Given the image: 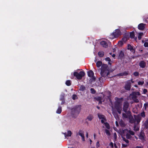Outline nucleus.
I'll return each mask as SVG.
<instances>
[{
	"label": "nucleus",
	"instance_id": "obj_33",
	"mask_svg": "<svg viewBox=\"0 0 148 148\" xmlns=\"http://www.w3.org/2000/svg\"><path fill=\"white\" fill-rule=\"evenodd\" d=\"M143 33L140 32L139 33L138 36V38L139 40H140L141 39L142 36L143 35Z\"/></svg>",
	"mask_w": 148,
	"mask_h": 148
},
{
	"label": "nucleus",
	"instance_id": "obj_50",
	"mask_svg": "<svg viewBox=\"0 0 148 148\" xmlns=\"http://www.w3.org/2000/svg\"><path fill=\"white\" fill-rule=\"evenodd\" d=\"M60 101H62L64 100V96L63 95H61L60 97Z\"/></svg>",
	"mask_w": 148,
	"mask_h": 148
},
{
	"label": "nucleus",
	"instance_id": "obj_29",
	"mask_svg": "<svg viewBox=\"0 0 148 148\" xmlns=\"http://www.w3.org/2000/svg\"><path fill=\"white\" fill-rule=\"evenodd\" d=\"M125 130L127 131L129 133H128L129 134H130V135H134L135 133L134 131H131L130 130H128L127 129H126Z\"/></svg>",
	"mask_w": 148,
	"mask_h": 148
},
{
	"label": "nucleus",
	"instance_id": "obj_41",
	"mask_svg": "<svg viewBox=\"0 0 148 148\" xmlns=\"http://www.w3.org/2000/svg\"><path fill=\"white\" fill-rule=\"evenodd\" d=\"M119 45L120 47L122 46L123 45V42L122 41H119L118 42Z\"/></svg>",
	"mask_w": 148,
	"mask_h": 148
},
{
	"label": "nucleus",
	"instance_id": "obj_40",
	"mask_svg": "<svg viewBox=\"0 0 148 148\" xmlns=\"http://www.w3.org/2000/svg\"><path fill=\"white\" fill-rule=\"evenodd\" d=\"M109 96H108L107 97L108 99H109L110 101V102H111L112 101H111V93L110 92H109Z\"/></svg>",
	"mask_w": 148,
	"mask_h": 148
},
{
	"label": "nucleus",
	"instance_id": "obj_30",
	"mask_svg": "<svg viewBox=\"0 0 148 148\" xmlns=\"http://www.w3.org/2000/svg\"><path fill=\"white\" fill-rule=\"evenodd\" d=\"M105 78L101 76V77H100L99 79V81L101 83H103L105 80Z\"/></svg>",
	"mask_w": 148,
	"mask_h": 148
},
{
	"label": "nucleus",
	"instance_id": "obj_37",
	"mask_svg": "<svg viewBox=\"0 0 148 148\" xmlns=\"http://www.w3.org/2000/svg\"><path fill=\"white\" fill-rule=\"evenodd\" d=\"M66 84L67 86H70L71 85V83L70 80H67L66 82Z\"/></svg>",
	"mask_w": 148,
	"mask_h": 148
},
{
	"label": "nucleus",
	"instance_id": "obj_58",
	"mask_svg": "<svg viewBox=\"0 0 148 148\" xmlns=\"http://www.w3.org/2000/svg\"><path fill=\"white\" fill-rule=\"evenodd\" d=\"M110 145L112 147H113V143L112 142H111L110 143Z\"/></svg>",
	"mask_w": 148,
	"mask_h": 148
},
{
	"label": "nucleus",
	"instance_id": "obj_49",
	"mask_svg": "<svg viewBox=\"0 0 148 148\" xmlns=\"http://www.w3.org/2000/svg\"><path fill=\"white\" fill-rule=\"evenodd\" d=\"M144 46L145 47H148V42H145L144 44Z\"/></svg>",
	"mask_w": 148,
	"mask_h": 148
},
{
	"label": "nucleus",
	"instance_id": "obj_5",
	"mask_svg": "<svg viewBox=\"0 0 148 148\" xmlns=\"http://www.w3.org/2000/svg\"><path fill=\"white\" fill-rule=\"evenodd\" d=\"M129 104L128 102L127 101H125L123 103V111L125 112L123 113L122 114V117L123 116V114H125L127 115L128 111L131 112L130 110H127L129 107Z\"/></svg>",
	"mask_w": 148,
	"mask_h": 148
},
{
	"label": "nucleus",
	"instance_id": "obj_17",
	"mask_svg": "<svg viewBox=\"0 0 148 148\" xmlns=\"http://www.w3.org/2000/svg\"><path fill=\"white\" fill-rule=\"evenodd\" d=\"M141 119V118L139 116H136L135 117V122L136 121L138 124L139 123Z\"/></svg>",
	"mask_w": 148,
	"mask_h": 148
},
{
	"label": "nucleus",
	"instance_id": "obj_15",
	"mask_svg": "<svg viewBox=\"0 0 148 148\" xmlns=\"http://www.w3.org/2000/svg\"><path fill=\"white\" fill-rule=\"evenodd\" d=\"M100 45L103 47L107 48L108 46L107 43L104 41H102L100 43Z\"/></svg>",
	"mask_w": 148,
	"mask_h": 148
},
{
	"label": "nucleus",
	"instance_id": "obj_22",
	"mask_svg": "<svg viewBox=\"0 0 148 148\" xmlns=\"http://www.w3.org/2000/svg\"><path fill=\"white\" fill-rule=\"evenodd\" d=\"M94 118V116L92 114H90L87 117L86 119L88 120V121H91Z\"/></svg>",
	"mask_w": 148,
	"mask_h": 148
},
{
	"label": "nucleus",
	"instance_id": "obj_26",
	"mask_svg": "<svg viewBox=\"0 0 148 148\" xmlns=\"http://www.w3.org/2000/svg\"><path fill=\"white\" fill-rule=\"evenodd\" d=\"M104 52L103 51H100L98 53V55L100 57H103L104 55Z\"/></svg>",
	"mask_w": 148,
	"mask_h": 148
},
{
	"label": "nucleus",
	"instance_id": "obj_14",
	"mask_svg": "<svg viewBox=\"0 0 148 148\" xmlns=\"http://www.w3.org/2000/svg\"><path fill=\"white\" fill-rule=\"evenodd\" d=\"M139 66L142 68H144L146 66V63L144 61H140L139 63Z\"/></svg>",
	"mask_w": 148,
	"mask_h": 148
},
{
	"label": "nucleus",
	"instance_id": "obj_2",
	"mask_svg": "<svg viewBox=\"0 0 148 148\" xmlns=\"http://www.w3.org/2000/svg\"><path fill=\"white\" fill-rule=\"evenodd\" d=\"M81 106H75L71 109V116L74 118H76L80 112Z\"/></svg>",
	"mask_w": 148,
	"mask_h": 148
},
{
	"label": "nucleus",
	"instance_id": "obj_38",
	"mask_svg": "<svg viewBox=\"0 0 148 148\" xmlns=\"http://www.w3.org/2000/svg\"><path fill=\"white\" fill-rule=\"evenodd\" d=\"M91 92L92 94H95L96 93V90L93 88H91L90 89Z\"/></svg>",
	"mask_w": 148,
	"mask_h": 148
},
{
	"label": "nucleus",
	"instance_id": "obj_16",
	"mask_svg": "<svg viewBox=\"0 0 148 148\" xmlns=\"http://www.w3.org/2000/svg\"><path fill=\"white\" fill-rule=\"evenodd\" d=\"M127 49L130 50L131 52H133L134 53L135 52V50L133 48V47L129 44L127 45Z\"/></svg>",
	"mask_w": 148,
	"mask_h": 148
},
{
	"label": "nucleus",
	"instance_id": "obj_43",
	"mask_svg": "<svg viewBox=\"0 0 148 148\" xmlns=\"http://www.w3.org/2000/svg\"><path fill=\"white\" fill-rule=\"evenodd\" d=\"M144 107L145 108V110H146L147 108H148V103H146L144 104Z\"/></svg>",
	"mask_w": 148,
	"mask_h": 148
},
{
	"label": "nucleus",
	"instance_id": "obj_35",
	"mask_svg": "<svg viewBox=\"0 0 148 148\" xmlns=\"http://www.w3.org/2000/svg\"><path fill=\"white\" fill-rule=\"evenodd\" d=\"M121 138H122V140L127 143H129V141L127 139H126L125 137L122 136Z\"/></svg>",
	"mask_w": 148,
	"mask_h": 148
},
{
	"label": "nucleus",
	"instance_id": "obj_1",
	"mask_svg": "<svg viewBox=\"0 0 148 148\" xmlns=\"http://www.w3.org/2000/svg\"><path fill=\"white\" fill-rule=\"evenodd\" d=\"M110 71L108 70V66L107 64H103L101 66L100 74L101 76L104 78H111V77L109 76Z\"/></svg>",
	"mask_w": 148,
	"mask_h": 148
},
{
	"label": "nucleus",
	"instance_id": "obj_62",
	"mask_svg": "<svg viewBox=\"0 0 148 148\" xmlns=\"http://www.w3.org/2000/svg\"><path fill=\"white\" fill-rule=\"evenodd\" d=\"M112 56L113 57H114L115 56V55L114 54H113L112 55Z\"/></svg>",
	"mask_w": 148,
	"mask_h": 148
},
{
	"label": "nucleus",
	"instance_id": "obj_3",
	"mask_svg": "<svg viewBox=\"0 0 148 148\" xmlns=\"http://www.w3.org/2000/svg\"><path fill=\"white\" fill-rule=\"evenodd\" d=\"M123 116L122 117L123 119L128 118L129 120V122L131 123H135V118L134 119L132 115V113L131 112L128 111L127 114V115H126L125 114H123Z\"/></svg>",
	"mask_w": 148,
	"mask_h": 148
},
{
	"label": "nucleus",
	"instance_id": "obj_46",
	"mask_svg": "<svg viewBox=\"0 0 148 148\" xmlns=\"http://www.w3.org/2000/svg\"><path fill=\"white\" fill-rule=\"evenodd\" d=\"M122 40L123 41L125 42L127 40V38L126 37H124L122 39Z\"/></svg>",
	"mask_w": 148,
	"mask_h": 148
},
{
	"label": "nucleus",
	"instance_id": "obj_34",
	"mask_svg": "<svg viewBox=\"0 0 148 148\" xmlns=\"http://www.w3.org/2000/svg\"><path fill=\"white\" fill-rule=\"evenodd\" d=\"M130 36L131 38H133L135 36L134 33L133 32H132L130 33Z\"/></svg>",
	"mask_w": 148,
	"mask_h": 148
},
{
	"label": "nucleus",
	"instance_id": "obj_36",
	"mask_svg": "<svg viewBox=\"0 0 148 148\" xmlns=\"http://www.w3.org/2000/svg\"><path fill=\"white\" fill-rule=\"evenodd\" d=\"M96 100L97 101H99V103H100V102H101V103H102V98L101 97L99 96L97 97L96 98Z\"/></svg>",
	"mask_w": 148,
	"mask_h": 148
},
{
	"label": "nucleus",
	"instance_id": "obj_31",
	"mask_svg": "<svg viewBox=\"0 0 148 148\" xmlns=\"http://www.w3.org/2000/svg\"><path fill=\"white\" fill-rule=\"evenodd\" d=\"M126 137L127 139H130L132 138V136L130 134H129L128 133H127L126 134Z\"/></svg>",
	"mask_w": 148,
	"mask_h": 148
},
{
	"label": "nucleus",
	"instance_id": "obj_56",
	"mask_svg": "<svg viewBox=\"0 0 148 148\" xmlns=\"http://www.w3.org/2000/svg\"><path fill=\"white\" fill-rule=\"evenodd\" d=\"M114 137L115 139H116V137H117V135H116V133H115L114 134Z\"/></svg>",
	"mask_w": 148,
	"mask_h": 148
},
{
	"label": "nucleus",
	"instance_id": "obj_39",
	"mask_svg": "<svg viewBox=\"0 0 148 148\" xmlns=\"http://www.w3.org/2000/svg\"><path fill=\"white\" fill-rule=\"evenodd\" d=\"M140 115L142 117L145 118V113L144 111L141 112Z\"/></svg>",
	"mask_w": 148,
	"mask_h": 148
},
{
	"label": "nucleus",
	"instance_id": "obj_8",
	"mask_svg": "<svg viewBox=\"0 0 148 148\" xmlns=\"http://www.w3.org/2000/svg\"><path fill=\"white\" fill-rule=\"evenodd\" d=\"M97 115L99 119H101V123H104V121H106V119L105 116L104 115L102 114H101L99 113H98L97 114Z\"/></svg>",
	"mask_w": 148,
	"mask_h": 148
},
{
	"label": "nucleus",
	"instance_id": "obj_47",
	"mask_svg": "<svg viewBox=\"0 0 148 148\" xmlns=\"http://www.w3.org/2000/svg\"><path fill=\"white\" fill-rule=\"evenodd\" d=\"M144 84V82L143 81V82L139 81L138 82V85H142Z\"/></svg>",
	"mask_w": 148,
	"mask_h": 148
},
{
	"label": "nucleus",
	"instance_id": "obj_32",
	"mask_svg": "<svg viewBox=\"0 0 148 148\" xmlns=\"http://www.w3.org/2000/svg\"><path fill=\"white\" fill-rule=\"evenodd\" d=\"M103 123L105 125V126L106 127L107 129H110V126L109 124L107 122H106V123L104 122V123Z\"/></svg>",
	"mask_w": 148,
	"mask_h": 148
},
{
	"label": "nucleus",
	"instance_id": "obj_6",
	"mask_svg": "<svg viewBox=\"0 0 148 148\" xmlns=\"http://www.w3.org/2000/svg\"><path fill=\"white\" fill-rule=\"evenodd\" d=\"M85 75V73L83 71H81L79 73L77 72H75L73 73V75L75 77L78 79H80Z\"/></svg>",
	"mask_w": 148,
	"mask_h": 148
},
{
	"label": "nucleus",
	"instance_id": "obj_55",
	"mask_svg": "<svg viewBox=\"0 0 148 148\" xmlns=\"http://www.w3.org/2000/svg\"><path fill=\"white\" fill-rule=\"evenodd\" d=\"M96 146L97 147H99V141H98L97 143Z\"/></svg>",
	"mask_w": 148,
	"mask_h": 148
},
{
	"label": "nucleus",
	"instance_id": "obj_27",
	"mask_svg": "<svg viewBox=\"0 0 148 148\" xmlns=\"http://www.w3.org/2000/svg\"><path fill=\"white\" fill-rule=\"evenodd\" d=\"M62 111V108L61 106H59L56 112L57 114H60L61 113Z\"/></svg>",
	"mask_w": 148,
	"mask_h": 148
},
{
	"label": "nucleus",
	"instance_id": "obj_63",
	"mask_svg": "<svg viewBox=\"0 0 148 148\" xmlns=\"http://www.w3.org/2000/svg\"><path fill=\"white\" fill-rule=\"evenodd\" d=\"M92 77V79L94 81H95L96 79L93 76Z\"/></svg>",
	"mask_w": 148,
	"mask_h": 148
},
{
	"label": "nucleus",
	"instance_id": "obj_42",
	"mask_svg": "<svg viewBox=\"0 0 148 148\" xmlns=\"http://www.w3.org/2000/svg\"><path fill=\"white\" fill-rule=\"evenodd\" d=\"M105 132L106 134L108 136H110V132L108 130L106 129L105 130Z\"/></svg>",
	"mask_w": 148,
	"mask_h": 148
},
{
	"label": "nucleus",
	"instance_id": "obj_9",
	"mask_svg": "<svg viewBox=\"0 0 148 148\" xmlns=\"http://www.w3.org/2000/svg\"><path fill=\"white\" fill-rule=\"evenodd\" d=\"M78 135H79L82 137V140L83 141H85L84 135L83 131L81 130H79L78 132L76 134V136Z\"/></svg>",
	"mask_w": 148,
	"mask_h": 148
},
{
	"label": "nucleus",
	"instance_id": "obj_44",
	"mask_svg": "<svg viewBox=\"0 0 148 148\" xmlns=\"http://www.w3.org/2000/svg\"><path fill=\"white\" fill-rule=\"evenodd\" d=\"M76 99H77V96L75 94H73L72 95V99L73 100H75Z\"/></svg>",
	"mask_w": 148,
	"mask_h": 148
},
{
	"label": "nucleus",
	"instance_id": "obj_61",
	"mask_svg": "<svg viewBox=\"0 0 148 148\" xmlns=\"http://www.w3.org/2000/svg\"><path fill=\"white\" fill-rule=\"evenodd\" d=\"M86 136L88 138V132H87L86 134Z\"/></svg>",
	"mask_w": 148,
	"mask_h": 148
},
{
	"label": "nucleus",
	"instance_id": "obj_53",
	"mask_svg": "<svg viewBox=\"0 0 148 148\" xmlns=\"http://www.w3.org/2000/svg\"><path fill=\"white\" fill-rule=\"evenodd\" d=\"M128 145L126 144H122V147H125L127 146Z\"/></svg>",
	"mask_w": 148,
	"mask_h": 148
},
{
	"label": "nucleus",
	"instance_id": "obj_7",
	"mask_svg": "<svg viewBox=\"0 0 148 148\" xmlns=\"http://www.w3.org/2000/svg\"><path fill=\"white\" fill-rule=\"evenodd\" d=\"M138 136L139 139L141 140L142 141L145 140V134L144 132L142 131L138 135Z\"/></svg>",
	"mask_w": 148,
	"mask_h": 148
},
{
	"label": "nucleus",
	"instance_id": "obj_11",
	"mask_svg": "<svg viewBox=\"0 0 148 148\" xmlns=\"http://www.w3.org/2000/svg\"><path fill=\"white\" fill-rule=\"evenodd\" d=\"M115 108L116 110L118 113L120 114L121 113L122 108L121 106L120 105L115 104Z\"/></svg>",
	"mask_w": 148,
	"mask_h": 148
},
{
	"label": "nucleus",
	"instance_id": "obj_18",
	"mask_svg": "<svg viewBox=\"0 0 148 148\" xmlns=\"http://www.w3.org/2000/svg\"><path fill=\"white\" fill-rule=\"evenodd\" d=\"M88 77H92L93 76L94 73L92 70H90L88 71Z\"/></svg>",
	"mask_w": 148,
	"mask_h": 148
},
{
	"label": "nucleus",
	"instance_id": "obj_54",
	"mask_svg": "<svg viewBox=\"0 0 148 148\" xmlns=\"http://www.w3.org/2000/svg\"><path fill=\"white\" fill-rule=\"evenodd\" d=\"M147 90L146 89H144L143 90V92L144 94H145L147 92Z\"/></svg>",
	"mask_w": 148,
	"mask_h": 148
},
{
	"label": "nucleus",
	"instance_id": "obj_48",
	"mask_svg": "<svg viewBox=\"0 0 148 148\" xmlns=\"http://www.w3.org/2000/svg\"><path fill=\"white\" fill-rule=\"evenodd\" d=\"M122 73L123 74V76H124V75L126 76L128 74V72L124 71V72H123Z\"/></svg>",
	"mask_w": 148,
	"mask_h": 148
},
{
	"label": "nucleus",
	"instance_id": "obj_52",
	"mask_svg": "<svg viewBox=\"0 0 148 148\" xmlns=\"http://www.w3.org/2000/svg\"><path fill=\"white\" fill-rule=\"evenodd\" d=\"M117 76H123L122 73H119L117 75Z\"/></svg>",
	"mask_w": 148,
	"mask_h": 148
},
{
	"label": "nucleus",
	"instance_id": "obj_45",
	"mask_svg": "<svg viewBox=\"0 0 148 148\" xmlns=\"http://www.w3.org/2000/svg\"><path fill=\"white\" fill-rule=\"evenodd\" d=\"M134 75L135 76H138L139 75V73L138 72H135L133 73Z\"/></svg>",
	"mask_w": 148,
	"mask_h": 148
},
{
	"label": "nucleus",
	"instance_id": "obj_64",
	"mask_svg": "<svg viewBox=\"0 0 148 148\" xmlns=\"http://www.w3.org/2000/svg\"><path fill=\"white\" fill-rule=\"evenodd\" d=\"M136 125H134V129H135V128H136Z\"/></svg>",
	"mask_w": 148,
	"mask_h": 148
},
{
	"label": "nucleus",
	"instance_id": "obj_10",
	"mask_svg": "<svg viewBox=\"0 0 148 148\" xmlns=\"http://www.w3.org/2000/svg\"><path fill=\"white\" fill-rule=\"evenodd\" d=\"M131 83L130 80L127 81L124 88L125 89L127 90H130L131 88Z\"/></svg>",
	"mask_w": 148,
	"mask_h": 148
},
{
	"label": "nucleus",
	"instance_id": "obj_25",
	"mask_svg": "<svg viewBox=\"0 0 148 148\" xmlns=\"http://www.w3.org/2000/svg\"><path fill=\"white\" fill-rule=\"evenodd\" d=\"M86 89V88L85 86L83 85H81L80 88L79 90L80 91H84Z\"/></svg>",
	"mask_w": 148,
	"mask_h": 148
},
{
	"label": "nucleus",
	"instance_id": "obj_4",
	"mask_svg": "<svg viewBox=\"0 0 148 148\" xmlns=\"http://www.w3.org/2000/svg\"><path fill=\"white\" fill-rule=\"evenodd\" d=\"M121 33L119 29H116L110 36V39L117 38L121 35Z\"/></svg>",
	"mask_w": 148,
	"mask_h": 148
},
{
	"label": "nucleus",
	"instance_id": "obj_21",
	"mask_svg": "<svg viewBox=\"0 0 148 148\" xmlns=\"http://www.w3.org/2000/svg\"><path fill=\"white\" fill-rule=\"evenodd\" d=\"M131 95L132 96L137 97V95L139 96L140 95V93L139 92H133L132 93Z\"/></svg>",
	"mask_w": 148,
	"mask_h": 148
},
{
	"label": "nucleus",
	"instance_id": "obj_13",
	"mask_svg": "<svg viewBox=\"0 0 148 148\" xmlns=\"http://www.w3.org/2000/svg\"><path fill=\"white\" fill-rule=\"evenodd\" d=\"M146 24L143 23L139 24L138 25V28L140 30H143L145 28V26Z\"/></svg>",
	"mask_w": 148,
	"mask_h": 148
},
{
	"label": "nucleus",
	"instance_id": "obj_51",
	"mask_svg": "<svg viewBox=\"0 0 148 148\" xmlns=\"http://www.w3.org/2000/svg\"><path fill=\"white\" fill-rule=\"evenodd\" d=\"M105 60L106 61L110 62L111 61V60L110 58L109 57H107L105 58Z\"/></svg>",
	"mask_w": 148,
	"mask_h": 148
},
{
	"label": "nucleus",
	"instance_id": "obj_59",
	"mask_svg": "<svg viewBox=\"0 0 148 148\" xmlns=\"http://www.w3.org/2000/svg\"><path fill=\"white\" fill-rule=\"evenodd\" d=\"M116 126H119V125H118V123L117 121H116Z\"/></svg>",
	"mask_w": 148,
	"mask_h": 148
},
{
	"label": "nucleus",
	"instance_id": "obj_28",
	"mask_svg": "<svg viewBox=\"0 0 148 148\" xmlns=\"http://www.w3.org/2000/svg\"><path fill=\"white\" fill-rule=\"evenodd\" d=\"M144 125L145 128L146 129L148 128V119L145 121Z\"/></svg>",
	"mask_w": 148,
	"mask_h": 148
},
{
	"label": "nucleus",
	"instance_id": "obj_24",
	"mask_svg": "<svg viewBox=\"0 0 148 148\" xmlns=\"http://www.w3.org/2000/svg\"><path fill=\"white\" fill-rule=\"evenodd\" d=\"M101 61H98L96 63V66L97 67H99L103 65Z\"/></svg>",
	"mask_w": 148,
	"mask_h": 148
},
{
	"label": "nucleus",
	"instance_id": "obj_20",
	"mask_svg": "<svg viewBox=\"0 0 148 148\" xmlns=\"http://www.w3.org/2000/svg\"><path fill=\"white\" fill-rule=\"evenodd\" d=\"M72 133L71 132L70 130L68 131L67 134H66V132L64 133V134L65 137H66L71 136L72 135Z\"/></svg>",
	"mask_w": 148,
	"mask_h": 148
},
{
	"label": "nucleus",
	"instance_id": "obj_12",
	"mask_svg": "<svg viewBox=\"0 0 148 148\" xmlns=\"http://www.w3.org/2000/svg\"><path fill=\"white\" fill-rule=\"evenodd\" d=\"M114 99L116 101L115 104H116L119 105H120V104L122 102L123 100V97L119 98L117 97H115Z\"/></svg>",
	"mask_w": 148,
	"mask_h": 148
},
{
	"label": "nucleus",
	"instance_id": "obj_57",
	"mask_svg": "<svg viewBox=\"0 0 148 148\" xmlns=\"http://www.w3.org/2000/svg\"><path fill=\"white\" fill-rule=\"evenodd\" d=\"M62 101V102L61 103V104L62 105H63V104H64L65 103V100H64L63 101L62 100V101Z\"/></svg>",
	"mask_w": 148,
	"mask_h": 148
},
{
	"label": "nucleus",
	"instance_id": "obj_60",
	"mask_svg": "<svg viewBox=\"0 0 148 148\" xmlns=\"http://www.w3.org/2000/svg\"><path fill=\"white\" fill-rule=\"evenodd\" d=\"M96 134H94V138L95 139L96 138Z\"/></svg>",
	"mask_w": 148,
	"mask_h": 148
},
{
	"label": "nucleus",
	"instance_id": "obj_19",
	"mask_svg": "<svg viewBox=\"0 0 148 148\" xmlns=\"http://www.w3.org/2000/svg\"><path fill=\"white\" fill-rule=\"evenodd\" d=\"M124 52L122 51H121L119 53L118 58L121 59L124 57Z\"/></svg>",
	"mask_w": 148,
	"mask_h": 148
},
{
	"label": "nucleus",
	"instance_id": "obj_23",
	"mask_svg": "<svg viewBox=\"0 0 148 148\" xmlns=\"http://www.w3.org/2000/svg\"><path fill=\"white\" fill-rule=\"evenodd\" d=\"M137 97L132 96V99L135 102L138 103L139 102V101L138 99L137 98Z\"/></svg>",
	"mask_w": 148,
	"mask_h": 148
}]
</instances>
